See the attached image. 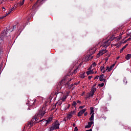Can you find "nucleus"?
Listing matches in <instances>:
<instances>
[{
  "label": "nucleus",
  "mask_w": 131,
  "mask_h": 131,
  "mask_svg": "<svg viewBox=\"0 0 131 131\" xmlns=\"http://www.w3.org/2000/svg\"><path fill=\"white\" fill-rule=\"evenodd\" d=\"M14 28H16V26H13L12 31H14Z\"/></svg>",
  "instance_id": "43"
},
{
  "label": "nucleus",
  "mask_w": 131,
  "mask_h": 131,
  "mask_svg": "<svg viewBox=\"0 0 131 131\" xmlns=\"http://www.w3.org/2000/svg\"><path fill=\"white\" fill-rule=\"evenodd\" d=\"M106 71H107L105 69V70L102 71V73H105V72H106Z\"/></svg>",
  "instance_id": "47"
},
{
  "label": "nucleus",
  "mask_w": 131,
  "mask_h": 131,
  "mask_svg": "<svg viewBox=\"0 0 131 131\" xmlns=\"http://www.w3.org/2000/svg\"><path fill=\"white\" fill-rule=\"evenodd\" d=\"M4 35H6V36H7V32H5Z\"/></svg>",
  "instance_id": "50"
},
{
  "label": "nucleus",
  "mask_w": 131,
  "mask_h": 131,
  "mask_svg": "<svg viewBox=\"0 0 131 131\" xmlns=\"http://www.w3.org/2000/svg\"><path fill=\"white\" fill-rule=\"evenodd\" d=\"M77 103H78V104H81V101H80V100H77Z\"/></svg>",
  "instance_id": "39"
},
{
  "label": "nucleus",
  "mask_w": 131,
  "mask_h": 131,
  "mask_svg": "<svg viewBox=\"0 0 131 131\" xmlns=\"http://www.w3.org/2000/svg\"><path fill=\"white\" fill-rule=\"evenodd\" d=\"M70 113L72 115H73V114H75V113H76V112L75 111V110L74 111L71 112Z\"/></svg>",
  "instance_id": "31"
},
{
  "label": "nucleus",
  "mask_w": 131,
  "mask_h": 131,
  "mask_svg": "<svg viewBox=\"0 0 131 131\" xmlns=\"http://www.w3.org/2000/svg\"><path fill=\"white\" fill-rule=\"evenodd\" d=\"M78 129L77 128V127H75V129L74 130V131H78Z\"/></svg>",
  "instance_id": "40"
},
{
  "label": "nucleus",
  "mask_w": 131,
  "mask_h": 131,
  "mask_svg": "<svg viewBox=\"0 0 131 131\" xmlns=\"http://www.w3.org/2000/svg\"><path fill=\"white\" fill-rule=\"evenodd\" d=\"M3 11H6V8L5 7H2Z\"/></svg>",
  "instance_id": "44"
},
{
  "label": "nucleus",
  "mask_w": 131,
  "mask_h": 131,
  "mask_svg": "<svg viewBox=\"0 0 131 131\" xmlns=\"http://www.w3.org/2000/svg\"><path fill=\"white\" fill-rule=\"evenodd\" d=\"M31 1H32V0H31Z\"/></svg>",
  "instance_id": "61"
},
{
  "label": "nucleus",
  "mask_w": 131,
  "mask_h": 131,
  "mask_svg": "<svg viewBox=\"0 0 131 131\" xmlns=\"http://www.w3.org/2000/svg\"><path fill=\"white\" fill-rule=\"evenodd\" d=\"M123 34H124V33L123 32H122L118 37H114V36H113L112 37L103 42V44L101 45L102 48H105V49H106L107 47H109L111 43V41H112V40H113L115 38H116V40H117V41L120 40V39H121V35Z\"/></svg>",
  "instance_id": "1"
},
{
  "label": "nucleus",
  "mask_w": 131,
  "mask_h": 131,
  "mask_svg": "<svg viewBox=\"0 0 131 131\" xmlns=\"http://www.w3.org/2000/svg\"><path fill=\"white\" fill-rule=\"evenodd\" d=\"M70 81H71V79L70 80Z\"/></svg>",
  "instance_id": "59"
},
{
  "label": "nucleus",
  "mask_w": 131,
  "mask_h": 131,
  "mask_svg": "<svg viewBox=\"0 0 131 131\" xmlns=\"http://www.w3.org/2000/svg\"><path fill=\"white\" fill-rule=\"evenodd\" d=\"M99 78V76H96L95 78L94 79H98Z\"/></svg>",
  "instance_id": "42"
},
{
  "label": "nucleus",
  "mask_w": 131,
  "mask_h": 131,
  "mask_svg": "<svg viewBox=\"0 0 131 131\" xmlns=\"http://www.w3.org/2000/svg\"><path fill=\"white\" fill-rule=\"evenodd\" d=\"M35 121H36V119L35 118H34L32 119V121L29 122L28 123V125L30 126V127H31V126H32V125H33V122H35Z\"/></svg>",
  "instance_id": "9"
},
{
  "label": "nucleus",
  "mask_w": 131,
  "mask_h": 131,
  "mask_svg": "<svg viewBox=\"0 0 131 131\" xmlns=\"http://www.w3.org/2000/svg\"><path fill=\"white\" fill-rule=\"evenodd\" d=\"M131 58V54H127L125 57L126 60H129Z\"/></svg>",
  "instance_id": "17"
},
{
  "label": "nucleus",
  "mask_w": 131,
  "mask_h": 131,
  "mask_svg": "<svg viewBox=\"0 0 131 131\" xmlns=\"http://www.w3.org/2000/svg\"><path fill=\"white\" fill-rule=\"evenodd\" d=\"M88 78H89V79L91 80V79L93 78V76H89V77H88Z\"/></svg>",
  "instance_id": "38"
},
{
  "label": "nucleus",
  "mask_w": 131,
  "mask_h": 131,
  "mask_svg": "<svg viewBox=\"0 0 131 131\" xmlns=\"http://www.w3.org/2000/svg\"><path fill=\"white\" fill-rule=\"evenodd\" d=\"M2 36H3V35H4V34H2Z\"/></svg>",
  "instance_id": "55"
},
{
  "label": "nucleus",
  "mask_w": 131,
  "mask_h": 131,
  "mask_svg": "<svg viewBox=\"0 0 131 131\" xmlns=\"http://www.w3.org/2000/svg\"><path fill=\"white\" fill-rule=\"evenodd\" d=\"M127 41H128V40H127V39L126 40L124 41V43H125V42H126Z\"/></svg>",
  "instance_id": "49"
},
{
  "label": "nucleus",
  "mask_w": 131,
  "mask_h": 131,
  "mask_svg": "<svg viewBox=\"0 0 131 131\" xmlns=\"http://www.w3.org/2000/svg\"><path fill=\"white\" fill-rule=\"evenodd\" d=\"M105 81H106V79H104V82H105Z\"/></svg>",
  "instance_id": "54"
},
{
  "label": "nucleus",
  "mask_w": 131,
  "mask_h": 131,
  "mask_svg": "<svg viewBox=\"0 0 131 131\" xmlns=\"http://www.w3.org/2000/svg\"><path fill=\"white\" fill-rule=\"evenodd\" d=\"M80 81L75 82V83H74V84H75V85H77L78 84H79V83H80Z\"/></svg>",
  "instance_id": "37"
},
{
  "label": "nucleus",
  "mask_w": 131,
  "mask_h": 131,
  "mask_svg": "<svg viewBox=\"0 0 131 131\" xmlns=\"http://www.w3.org/2000/svg\"><path fill=\"white\" fill-rule=\"evenodd\" d=\"M45 114H46V107H43L42 109L39 111L38 115L39 116H43Z\"/></svg>",
  "instance_id": "5"
},
{
  "label": "nucleus",
  "mask_w": 131,
  "mask_h": 131,
  "mask_svg": "<svg viewBox=\"0 0 131 131\" xmlns=\"http://www.w3.org/2000/svg\"><path fill=\"white\" fill-rule=\"evenodd\" d=\"M75 125H76V124H75V123H73V126L74 127V126H75Z\"/></svg>",
  "instance_id": "48"
},
{
  "label": "nucleus",
  "mask_w": 131,
  "mask_h": 131,
  "mask_svg": "<svg viewBox=\"0 0 131 131\" xmlns=\"http://www.w3.org/2000/svg\"><path fill=\"white\" fill-rule=\"evenodd\" d=\"M89 53L92 55V54H95V50L94 48L89 50Z\"/></svg>",
  "instance_id": "16"
},
{
  "label": "nucleus",
  "mask_w": 131,
  "mask_h": 131,
  "mask_svg": "<svg viewBox=\"0 0 131 131\" xmlns=\"http://www.w3.org/2000/svg\"><path fill=\"white\" fill-rule=\"evenodd\" d=\"M53 120V117H50L46 120V124H49Z\"/></svg>",
  "instance_id": "12"
},
{
  "label": "nucleus",
  "mask_w": 131,
  "mask_h": 131,
  "mask_svg": "<svg viewBox=\"0 0 131 131\" xmlns=\"http://www.w3.org/2000/svg\"><path fill=\"white\" fill-rule=\"evenodd\" d=\"M17 27H18V28H19V27H20V26H18Z\"/></svg>",
  "instance_id": "56"
},
{
  "label": "nucleus",
  "mask_w": 131,
  "mask_h": 131,
  "mask_svg": "<svg viewBox=\"0 0 131 131\" xmlns=\"http://www.w3.org/2000/svg\"><path fill=\"white\" fill-rule=\"evenodd\" d=\"M2 45H4V39L3 37L0 36V46H2Z\"/></svg>",
  "instance_id": "21"
},
{
  "label": "nucleus",
  "mask_w": 131,
  "mask_h": 131,
  "mask_svg": "<svg viewBox=\"0 0 131 131\" xmlns=\"http://www.w3.org/2000/svg\"><path fill=\"white\" fill-rule=\"evenodd\" d=\"M25 2V0H23L22 2L18 3V4L21 7V6H23L24 3Z\"/></svg>",
  "instance_id": "24"
},
{
  "label": "nucleus",
  "mask_w": 131,
  "mask_h": 131,
  "mask_svg": "<svg viewBox=\"0 0 131 131\" xmlns=\"http://www.w3.org/2000/svg\"><path fill=\"white\" fill-rule=\"evenodd\" d=\"M85 107V105H82V106H80L79 107V109H83V108H84Z\"/></svg>",
  "instance_id": "34"
},
{
  "label": "nucleus",
  "mask_w": 131,
  "mask_h": 131,
  "mask_svg": "<svg viewBox=\"0 0 131 131\" xmlns=\"http://www.w3.org/2000/svg\"><path fill=\"white\" fill-rule=\"evenodd\" d=\"M95 117V113L92 114L91 117L89 119L90 121H94V117Z\"/></svg>",
  "instance_id": "14"
},
{
  "label": "nucleus",
  "mask_w": 131,
  "mask_h": 131,
  "mask_svg": "<svg viewBox=\"0 0 131 131\" xmlns=\"http://www.w3.org/2000/svg\"><path fill=\"white\" fill-rule=\"evenodd\" d=\"M103 66H101V67H100V69H101V71H102V70H105V66H104V64H103Z\"/></svg>",
  "instance_id": "30"
},
{
  "label": "nucleus",
  "mask_w": 131,
  "mask_h": 131,
  "mask_svg": "<svg viewBox=\"0 0 131 131\" xmlns=\"http://www.w3.org/2000/svg\"><path fill=\"white\" fill-rule=\"evenodd\" d=\"M119 58H120V57H119V56H118V57H117V60H118V59H119Z\"/></svg>",
  "instance_id": "51"
},
{
  "label": "nucleus",
  "mask_w": 131,
  "mask_h": 131,
  "mask_svg": "<svg viewBox=\"0 0 131 131\" xmlns=\"http://www.w3.org/2000/svg\"><path fill=\"white\" fill-rule=\"evenodd\" d=\"M73 115L70 113V114L68 115V119H71L72 118Z\"/></svg>",
  "instance_id": "27"
},
{
  "label": "nucleus",
  "mask_w": 131,
  "mask_h": 131,
  "mask_svg": "<svg viewBox=\"0 0 131 131\" xmlns=\"http://www.w3.org/2000/svg\"><path fill=\"white\" fill-rule=\"evenodd\" d=\"M123 82L125 83V85H126V83H127V81H126V78H124L123 79Z\"/></svg>",
  "instance_id": "29"
},
{
  "label": "nucleus",
  "mask_w": 131,
  "mask_h": 131,
  "mask_svg": "<svg viewBox=\"0 0 131 131\" xmlns=\"http://www.w3.org/2000/svg\"><path fill=\"white\" fill-rule=\"evenodd\" d=\"M100 81H103L104 80V74L101 75L99 77Z\"/></svg>",
  "instance_id": "19"
},
{
  "label": "nucleus",
  "mask_w": 131,
  "mask_h": 131,
  "mask_svg": "<svg viewBox=\"0 0 131 131\" xmlns=\"http://www.w3.org/2000/svg\"><path fill=\"white\" fill-rule=\"evenodd\" d=\"M80 78H84L85 77V72L80 74Z\"/></svg>",
  "instance_id": "18"
},
{
  "label": "nucleus",
  "mask_w": 131,
  "mask_h": 131,
  "mask_svg": "<svg viewBox=\"0 0 131 131\" xmlns=\"http://www.w3.org/2000/svg\"><path fill=\"white\" fill-rule=\"evenodd\" d=\"M72 105L74 106V108H75V110H76V106L77 105L76 101H73Z\"/></svg>",
  "instance_id": "20"
},
{
  "label": "nucleus",
  "mask_w": 131,
  "mask_h": 131,
  "mask_svg": "<svg viewBox=\"0 0 131 131\" xmlns=\"http://www.w3.org/2000/svg\"><path fill=\"white\" fill-rule=\"evenodd\" d=\"M97 91V88H93L91 89L90 93L89 94L88 98H91V97H93L95 94V92Z\"/></svg>",
  "instance_id": "4"
},
{
  "label": "nucleus",
  "mask_w": 131,
  "mask_h": 131,
  "mask_svg": "<svg viewBox=\"0 0 131 131\" xmlns=\"http://www.w3.org/2000/svg\"><path fill=\"white\" fill-rule=\"evenodd\" d=\"M51 127H52L54 130L59 129L60 128V123L59 121H56L55 123H53L52 124Z\"/></svg>",
  "instance_id": "2"
},
{
  "label": "nucleus",
  "mask_w": 131,
  "mask_h": 131,
  "mask_svg": "<svg viewBox=\"0 0 131 131\" xmlns=\"http://www.w3.org/2000/svg\"><path fill=\"white\" fill-rule=\"evenodd\" d=\"M6 15L5 14L4 15L0 17V20H2V19H4V18L6 17Z\"/></svg>",
  "instance_id": "35"
},
{
  "label": "nucleus",
  "mask_w": 131,
  "mask_h": 131,
  "mask_svg": "<svg viewBox=\"0 0 131 131\" xmlns=\"http://www.w3.org/2000/svg\"><path fill=\"white\" fill-rule=\"evenodd\" d=\"M96 66H97V64H96V62H94L92 65L91 67H90L89 68V70H90V69H91L92 67H96Z\"/></svg>",
  "instance_id": "25"
},
{
  "label": "nucleus",
  "mask_w": 131,
  "mask_h": 131,
  "mask_svg": "<svg viewBox=\"0 0 131 131\" xmlns=\"http://www.w3.org/2000/svg\"><path fill=\"white\" fill-rule=\"evenodd\" d=\"M34 15V13H31V16H33Z\"/></svg>",
  "instance_id": "52"
},
{
  "label": "nucleus",
  "mask_w": 131,
  "mask_h": 131,
  "mask_svg": "<svg viewBox=\"0 0 131 131\" xmlns=\"http://www.w3.org/2000/svg\"><path fill=\"white\" fill-rule=\"evenodd\" d=\"M104 83H102L101 84H99L98 85L99 86H101V88H103V86H104Z\"/></svg>",
  "instance_id": "33"
},
{
  "label": "nucleus",
  "mask_w": 131,
  "mask_h": 131,
  "mask_svg": "<svg viewBox=\"0 0 131 131\" xmlns=\"http://www.w3.org/2000/svg\"><path fill=\"white\" fill-rule=\"evenodd\" d=\"M39 2V0H38L33 6V10H34V8H36V5H37V3Z\"/></svg>",
  "instance_id": "28"
},
{
  "label": "nucleus",
  "mask_w": 131,
  "mask_h": 131,
  "mask_svg": "<svg viewBox=\"0 0 131 131\" xmlns=\"http://www.w3.org/2000/svg\"><path fill=\"white\" fill-rule=\"evenodd\" d=\"M11 13H12L11 11H10V10H9V11L8 13H6V14L5 15L7 17V16H8V15H10V14H11Z\"/></svg>",
  "instance_id": "32"
},
{
  "label": "nucleus",
  "mask_w": 131,
  "mask_h": 131,
  "mask_svg": "<svg viewBox=\"0 0 131 131\" xmlns=\"http://www.w3.org/2000/svg\"><path fill=\"white\" fill-rule=\"evenodd\" d=\"M96 100H98V98H96Z\"/></svg>",
  "instance_id": "57"
},
{
  "label": "nucleus",
  "mask_w": 131,
  "mask_h": 131,
  "mask_svg": "<svg viewBox=\"0 0 131 131\" xmlns=\"http://www.w3.org/2000/svg\"><path fill=\"white\" fill-rule=\"evenodd\" d=\"M76 71V70H75V72Z\"/></svg>",
  "instance_id": "58"
},
{
  "label": "nucleus",
  "mask_w": 131,
  "mask_h": 131,
  "mask_svg": "<svg viewBox=\"0 0 131 131\" xmlns=\"http://www.w3.org/2000/svg\"><path fill=\"white\" fill-rule=\"evenodd\" d=\"M70 108V104H68V105H66V106L63 108V110L64 111H66L68 109H69Z\"/></svg>",
  "instance_id": "23"
},
{
  "label": "nucleus",
  "mask_w": 131,
  "mask_h": 131,
  "mask_svg": "<svg viewBox=\"0 0 131 131\" xmlns=\"http://www.w3.org/2000/svg\"><path fill=\"white\" fill-rule=\"evenodd\" d=\"M86 111V108H84L82 110L78 113V116H81V115H82V114H83V113H84V112H85Z\"/></svg>",
  "instance_id": "11"
},
{
  "label": "nucleus",
  "mask_w": 131,
  "mask_h": 131,
  "mask_svg": "<svg viewBox=\"0 0 131 131\" xmlns=\"http://www.w3.org/2000/svg\"><path fill=\"white\" fill-rule=\"evenodd\" d=\"M90 110H91V113L90 114H93V113H95V111H94V107H90Z\"/></svg>",
  "instance_id": "26"
},
{
  "label": "nucleus",
  "mask_w": 131,
  "mask_h": 131,
  "mask_svg": "<svg viewBox=\"0 0 131 131\" xmlns=\"http://www.w3.org/2000/svg\"><path fill=\"white\" fill-rule=\"evenodd\" d=\"M127 40H131V36H130V37L129 38L127 39Z\"/></svg>",
  "instance_id": "46"
},
{
  "label": "nucleus",
  "mask_w": 131,
  "mask_h": 131,
  "mask_svg": "<svg viewBox=\"0 0 131 131\" xmlns=\"http://www.w3.org/2000/svg\"><path fill=\"white\" fill-rule=\"evenodd\" d=\"M87 75H90V74H94V71L91 70L90 71L86 72Z\"/></svg>",
  "instance_id": "15"
},
{
  "label": "nucleus",
  "mask_w": 131,
  "mask_h": 131,
  "mask_svg": "<svg viewBox=\"0 0 131 131\" xmlns=\"http://www.w3.org/2000/svg\"><path fill=\"white\" fill-rule=\"evenodd\" d=\"M107 51L106 49H102L99 51V53L97 54L96 57L99 58L100 57V56H103L104 54H106L107 53Z\"/></svg>",
  "instance_id": "3"
},
{
  "label": "nucleus",
  "mask_w": 131,
  "mask_h": 131,
  "mask_svg": "<svg viewBox=\"0 0 131 131\" xmlns=\"http://www.w3.org/2000/svg\"><path fill=\"white\" fill-rule=\"evenodd\" d=\"M15 7H13L12 8L10 9L9 11H11V12H13V11H14L15 10Z\"/></svg>",
  "instance_id": "36"
},
{
  "label": "nucleus",
  "mask_w": 131,
  "mask_h": 131,
  "mask_svg": "<svg viewBox=\"0 0 131 131\" xmlns=\"http://www.w3.org/2000/svg\"><path fill=\"white\" fill-rule=\"evenodd\" d=\"M86 115H88V113H85L84 114V116H86Z\"/></svg>",
  "instance_id": "45"
},
{
  "label": "nucleus",
  "mask_w": 131,
  "mask_h": 131,
  "mask_svg": "<svg viewBox=\"0 0 131 131\" xmlns=\"http://www.w3.org/2000/svg\"><path fill=\"white\" fill-rule=\"evenodd\" d=\"M53 130H54V129L51 127L50 128L49 131H53Z\"/></svg>",
  "instance_id": "41"
},
{
  "label": "nucleus",
  "mask_w": 131,
  "mask_h": 131,
  "mask_svg": "<svg viewBox=\"0 0 131 131\" xmlns=\"http://www.w3.org/2000/svg\"><path fill=\"white\" fill-rule=\"evenodd\" d=\"M3 1H5V0H2Z\"/></svg>",
  "instance_id": "60"
},
{
  "label": "nucleus",
  "mask_w": 131,
  "mask_h": 131,
  "mask_svg": "<svg viewBox=\"0 0 131 131\" xmlns=\"http://www.w3.org/2000/svg\"><path fill=\"white\" fill-rule=\"evenodd\" d=\"M36 101V99H34V100H30V101H29L28 103H27V104H28V106H29V107H30L33 105H34V103H35Z\"/></svg>",
  "instance_id": "6"
},
{
  "label": "nucleus",
  "mask_w": 131,
  "mask_h": 131,
  "mask_svg": "<svg viewBox=\"0 0 131 131\" xmlns=\"http://www.w3.org/2000/svg\"><path fill=\"white\" fill-rule=\"evenodd\" d=\"M127 46H128V44H126V45L123 46V47L120 50V53H122V52H123V50L126 48V47H127Z\"/></svg>",
  "instance_id": "22"
},
{
  "label": "nucleus",
  "mask_w": 131,
  "mask_h": 131,
  "mask_svg": "<svg viewBox=\"0 0 131 131\" xmlns=\"http://www.w3.org/2000/svg\"><path fill=\"white\" fill-rule=\"evenodd\" d=\"M114 66H115V63L113 64L110 67L107 66L106 67V70L107 71V72H110L114 68Z\"/></svg>",
  "instance_id": "7"
},
{
  "label": "nucleus",
  "mask_w": 131,
  "mask_h": 131,
  "mask_svg": "<svg viewBox=\"0 0 131 131\" xmlns=\"http://www.w3.org/2000/svg\"><path fill=\"white\" fill-rule=\"evenodd\" d=\"M68 97V95H66L65 96H63L62 98H61V101L62 102H65V100H66L67 98Z\"/></svg>",
  "instance_id": "13"
},
{
  "label": "nucleus",
  "mask_w": 131,
  "mask_h": 131,
  "mask_svg": "<svg viewBox=\"0 0 131 131\" xmlns=\"http://www.w3.org/2000/svg\"><path fill=\"white\" fill-rule=\"evenodd\" d=\"M45 1H47V0H42L41 2H45Z\"/></svg>",
  "instance_id": "53"
},
{
  "label": "nucleus",
  "mask_w": 131,
  "mask_h": 131,
  "mask_svg": "<svg viewBox=\"0 0 131 131\" xmlns=\"http://www.w3.org/2000/svg\"><path fill=\"white\" fill-rule=\"evenodd\" d=\"M94 124V121H90L88 122V124L85 126V128H90L92 127V125Z\"/></svg>",
  "instance_id": "10"
},
{
  "label": "nucleus",
  "mask_w": 131,
  "mask_h": 131,
  "mask_svg": "<svg viewBox=\"0 0 131 131\" xmlns=\"http://www.w3.org/2000/svg\"><path fill=\"white\" fill-rule=\"evenodd\" d=\"M93 58V56H91V55H90L89 56H86L85 57L84 61L88 62V61H90V60H92Z\"/></svg>",
  "instance_id": "8"
}]
</instances>
